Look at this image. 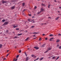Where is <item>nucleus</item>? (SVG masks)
Segmentation results:
<instances>
[{
    "label": "nucleus",
    "mask_w": 61,
    "mask_h": 61,
    "mask_svg": "<svg viewBox=\"0 0 61 61\" xmlns=\"http://www.w3.org/2000/svg\"><path fill=\"white\" fill-rule=\"evenodd\" d=\"M8 22L7 21L6 22L4 23V24H3L2 25H6L8 24Z\"/></svg>",
    "instance_id": "1"
},
{
    "label": "nucleus",
    "mask_w": 61,
    "mask_h": 61,
    "mask_svg": "<svg viewBox=\"0 0 61 61\" xmlns=\"http://www.w3.org/2000/svg\"><path fill=\"white\" fill-rule=\"evenodd\" d=\"M31 56L32 57H34V58H36V56H35V55L33 54L32 55H31Z\"/></svg>",
    "instance_id": "2"
},
{
    "label": "nucleus",
    "mask_w": 61,
    "mask_h": 61,
    "mask_svg": "<svg viewBox=\"0 0 61 61\" xmlns=\"http://www.w3.org/2000/svg\"><path fill=\"white\" fill-rule=\"evenodd\" d=\"M13 25V27H14V28H15V27H17V26H15V24L14 25Z\"/></svg>",
    "instance_id": "3"
},
{
    "label": "nucleus",
    "mask_w": 61,
    "mask_h": 61,
    "mask_svg": "<svg viewBox=\"0 0 61 61\" xmlns=\"http://www.w3.org/2000/svg\"><path fill=\"white\" fill-rule=\"evenodd\" d=\"M34 48L36 49H39V48L37 47H34Z\"/></svg>",
    "instance_id": "4"
},
{
    "label": "nucleus",
    "mask_w": 61,
    "mask_h": 61,
    "mask_svg": "<svg viewBox=\"0 0 61 61\" xmlns=\"http://www.w3.org/2000/svg\"><path fill=\"white\" fill-rule=\"evenodd\" d=\"M15 6H13L12 7H11V9H15Z\"/></svg>",
    "instance_id": "5"
},
{
    "label": "nucleus",
    "mask_w": 61,
    "mask_h": 61,
    "mask_svg": "<svg viewBox=\"0 0 61 61\" xmlns=\"http://www.w3.org/2000/svg\"><path fill=\"white\" fill-rule=\"evenodd\" d=\"M38 33H37L36 32H34L33 33H31V34H38Z\"/></svg>",
    "instance_id": "6"
},
{
    "label": "nucleus",
    "mask_w": 61,
    "mask_h": 61,
    "mask_svg": "<svg viewBox=\"0 0 61 61\" xmlns=\"http://www.w3.org/2000/svg\"><path fill=\"white\" fill-rule=\"evenodd\" d=\"M43 59H44V57H43L41 58L39 60H40V61H41V60Z\"/></svg>",
    "instance_id": "7"
},
{
    "label": "nucleus",
    "mask_w": 61,
    "mask_h": 61,
    "mask_svg": "<svg viewBox=\"0 0 61 61\" xmlns=\"http://www.w3.org/2000/svg\"><path fill=\"white\" fill-rule=\"evenodd\" d=\"M52 48L51 47H49L48 49L49 50H51V49Z\"/></svg>",
    "instance_id": "8"
},
{
    "label": "nucleus",
    "mask_w": 61,
    "mask_h": 61,
    "mask_svg": "<svg viewBox=\"0 0 61 61\" xmlns=\"http://www.w3.org/2000/svg\"><path fill=\"white\" fill-rule=\"evenodd\" d=\"M29 59V58H28V57H27L26 58V61H27V60H28Z\"/></svg>",
    "instance_id": "9"
},
{
    "label": "nucleus",
    "mask_w": 61,
    "mask_h": 61,
    "mask_svg": "<svg viewBox=\"0 0 61 61\" xmlns=\"http://www.w3.org/2000/svg\"><path fill=\"white\" fill-rule=\"evenodd\" d=\"M53 39H54V38H53V37L51 38V39H50V41H52V40Z\"/></svg>",
    "instance_id": "10"
},
{
    "label": "nucleus",
    "mask_w": 61,
    "mask_h": 61,
    "mask_svg": "<svg viewBox=\"0 0 61 61\" xmlns=\"http://www.w3.org/2000/svg\"><path fill=\"white\" fill-rule=\"evenodd\" d=\"M2 46H3V45L1 44H0V48H2Z\"/></svg>",
    "instance_id": "11"
},
{
    "label": "nucleus",
    "mask_w": 61,
    "mask_h": 61,
    "mask_svg": "<svg viewBox=\"0 0 61 61\" xmlns=\"http://www.w3.org/2000/svg\"><path fill=\"white\" fill-rule=\"evenodd\" d=\"M59 17H57V18H56L55 19L56 20H58V18H59Z\"/></svg>",
    "instance_id": "12"
},
{
    "label": "nucleus",
    "mask_w": 61,
    "mask_h": 61,
    "mask_svg": "<svg viewBox=\"0 0 61 61\" xmlns=\"http://www.w3.org/2000/svg\"><path fill=\"white\" fill-rule=\"evenodd\" d=\"M22 35V33H20V34H19L18 35V36H21Z\"/></svg>",
    "instance_id": "13"
},
{
    "label": "nucleus",
    "mask_w": 61,
    "mask_h": 61,
    "mask_svg": "<svg viewBox=\"0 0 61 61\" xmlns=\"http://www.w3.org/2000/svg\"><path fill=\"white\" fill-rule=\"evenodd\" d=\"M48 51V50H47L46 51L44 52V53H47V52Z\"/></svg>",
    "instance_id": "14"
},
{
    "label": "nucleus",
    "mask_w": 61,
    "mask_h": 61,
    "mask_svg": "<svg viewBox=\"0 0 61 61\" xmlns=\"http://www.w3.org/2000/svg\"><path fill=\"white\" fill-rule=\"evenodd\" d=\"M25 3H22V5L23 6H24V5H25Z\"/></svg>",
    "instance_id": "15"
},
{
    "label": "nucleus",
    "mask_w": 61,
    "mask_h": 61,
    "mask_svg": "<svg viewBox=\"0 0 61 61\" xmlns=\"http://www.w3.org/2000/svg\"><path fill=\"white\" fill-rule=\"evenodd\" d=\"M54 36V35H53L52 34H51L49 35V36Z\"/></svg>",
    "instance_id": "16"
},
{
    "label": "nucleus",
    "mask_w": 61,
    "mask_h": 61,
    "mask_svg": "<svg viewBox=\"0 0 61 61\" xmlns=\"http://www.w3.org/2000/svg\"><path fill=\"white\" fill-rule=\"evenodd\" d=\"M60 41V40H57V41H56V42H58Z\"/></svg>",
    "instance_id": "17"
},
{
    "label": "nucleus",
    "mask_w": 61,
    "mask_h": 61,
    "mask_svg": "<svg viewBox=\"0 0 61 61\" xmlns=\"http://www.w3.org/2000/svg\"><path fill=\"white\" fill-rule=\"evenodd\" d=\"M2 22H5V19H3V20H2Z\"/></svg>",
    "instance_id": "18"
},
{
    "label": "nucleus",
    "mask_w": 61,
    "mask_h": 61,
    "mask_svg": "<svg viewBox=\"0 0 61 61\" xmlns=\"http://www.w3.org/2000/svg\"><path fill=\"white\" fill-rule=\"evenodd\" d=\"M41 11H44V10L42 8H41Z\"/></svg>",
    "instance_id": "19"
},
{
    "label": "nucleus",
    "mask_w": 61,
    "mask_h": 61,
    "mask_svg": "<svg viewBox=\"0 0 61 61\" xmlns=\"http://www.w3.org/2000/svg\"><path fill=\"white\" fill-rule=\"evenodd\" d=\"M42 40V39H41V38H40L39 39V41H41Z\"/></svg>",
    "instance_id": "20"
},
{
    "label": "nucleus",
    "mask_w": 61,
    "mask_h": 61,
    "mask_svg": "<svg viewBox=\"0 0 61 61\" xmlns=\"http://www.w3.org/2000/svg\"><path fill=\"white\" fill-rule=\"evenodd\" d=\"M55 57H56L54 56V57H52V59H55Z\"/></svg>",
    "instance_id": "21"
},
{
    "label": "nucleus",
    "mask_w": 61,
    "mask_h": 61,
    "mask_svg": "<svg viewBox=\"0 0 61 61\" xmlns=\"http://www.w3.org/2000/svg\"><path fill=\"white\" fill-rule=\"evenodd\" d=\"M59 57L58 56L57 57V59H56V60H57V59H58V58H59Z\"/></svg>",
    "instance_id": "22"
},
{
    "label": "nucleus",
    "mask_w": 61,
    "mask_h": 61,
    "mask_svg": "<svg viewBox=\"0 0 61 61\" xmlns=\"http://www.w3.org/2000/svg\"><path fill=\"white\" fill-rule=\"evenodd\" d=\"M59 49H61V46H59Z\"/></svg>",
    "instance_id": "23"
},
{
    "label": "nucleus",
    "mask_w": 61,
    "mask_h": 61,
    "mask_svg": "<svg viewBox=\"0 0 61 61\" xmlns=\"http://www.w3.org/2000/svg\"><path fill=\"white\" fill-rule=\"evenodd\" d=\"M16 30H19V28H17L16 29Z\"/></svg>",
    "instance_id": "24"
},
{
    "label": "nucleus",
    "mask_w": 61,
    "mask_h": 61,
    "mask_svg": "<svg viewBox=\"0 0 61 61\" xmlns=\"http://www.w3.org/2000/svg\"><path fill=\"white\" fill-rule=\"evenodd\" d=\"M45 44H44L43 45H42V47H44V46H45Z\"/></svg>",
    "instance_id": "25"
},
{
    "label": "nucleus",
    "mask_w": 61,
    "mask_h": 61,
    "mask_svg": "<svg viewBox=\"0 0 61 61\" xmlns=\"http://www.w3.org/2000/svg\"><path fill=\"white\" fill-rule=\"evenodd\" d=\"M18 37L17 36H15L14 38H17Z\"/></svg>",
    "instance_id": "26"
},
{
    "label": "nucleus",
    "mask_w": 61,
    "mask_h": 61,
    "mask_svg": "<svg viewBox=\"0 0 61 61\" xmlns=\"http://www.w3.org/2000/svg\"><path fill=\"white\" fill-rule=\"evenodd\" d=\"M50 5H49L48 6V8H50Z\"/></svg>",
    "instance_id": "27"
},
{
    "label": "nucleus",
    "mask_w": 61,
    "mask_h": 61,
    "mask_svg": "<svg viewBox=\"0 0 61 61\" xmlns=\"http://www.w3.org/2000/svg\"><path fill=\"white\" fill-rule=\"evenodd\" d=\"M39 58H37L36 59V60H38V59H39Z\"/></svg>",
    "instance_id": "28"
},
{
    "label": "nucleus",
    "mask_w": 61,
    "mask_h": 61,
    "mask_svg": "<svg viewBox=\"0 0 61 61\" xmlns=\"http://www.w3.org/2000/svg\"><path fill=\"white\" fill-rule=\"evenodd\" d=\"M5 2H6L5 1H4L2 2V3H5Z\"/></svg>",
    "instance_id": "29"
},
{
    "label": "nucleus",
    "mask_w": 61,
    "mask_h": 61,
    "mask_svg": "<svg viewBox=\"0 0 61 61\" xmlns=\"http://www.w3.org/2000/svg\"><path fill=\"white\" fill-rule=\"evenodd\" d=\"M19 55H17L16 56V58H18V57H19Z\"/></svg>",
    "instance_id": "30"
},
{
    "label": "nucleus",
    "mask_w": 61,
    "mask_h": 61,
    "mask_svg": "<svg viewBox=\"0 0 61 61\" xmlns=\"http://www.w3.org/2000/svg\"><path fill=\"white\" fill-rule=\"evenodd\" d=\"M36 6H35V7H34V9H36Z\"/></svg>",
    "instance_id": "31"
},
{
    "label": "nucleus",
    "mask_w": 61,
    "mask_h": 61,
    "mask_svg": "<svg viewBox=\"0 0 61 61\" xmlns=\"http://www.w3.org/2000/svg\"><path fill=\"white\" fill-rule=\"evenodd\" d=\"M28 38H27L25 40H28Z\"/></svg>",
    "instance_id": "32"
},
{
    "label": "nucleus",
    "mask_w": 61,
    "mask_h": 61,
    "mask_svg": "<svg viewBox=\"0 0 61 61\" xmlns=\"http://www.w3.org/2000/svg\"><path fill=\"white\" fill-rule=\"evenodd\" d=\"M19 53H21V50H20V51H19Z\"/></svg>",
    "instance_id": "33"
},
{
    "label": "nucleus",
    "mask_w": 61,
    "mask_h": 61,
    "mask_svg": "<svg viewBox=\"0 0 61 61\" xmlns=\"http://www.w3.org/2000/svg\"><path fill=\"white\" fill-rule=\"evenodd\" d=\"M9 54H8L7 55H6V56H9Z\"/></svg>",
    "instance_id": "34"
},
{
    "label": "nucleus",
    "mask_w": 61,
    "mask_h": 61,
    "mask_svg": "<svg viewBox=\"0 0 61 61\" xmlns=\"http://www.w3.org/2000/svg\"><path fill=\"white\" fill-rule=\"evenodd\" d=\"M30 20H30V19H28V21H30Z\"/></svg>",
    "instance_id": "35"
},
{
    "label": "nucleus",
    "mask_w": 61,
    "mask_h": 61,
    "mask_svg": "<svg viewBox=\"0 0 61 61\" xmlns=\"http://www.w3.org/2000/svg\"><path fill=\"white\" fill-rule=\"evenodd\" d=\"M31 27L32 28H33V27H34V26H32Z\"/></svg>",
    "instance_id": "36"
},
{
    "label": "nucleus",
    "mask_w": 61,
    "mask_h": 61,
    "mask_svg": "<svg viewBox=\"0 0 61 61\" xmlns=\"http://www.w3.org/2000/svg\"><path fill=\"white\" fill-rule=\"evenodd\" d=\"M53 57V56H51V57H48V58H51V57Z\"/></svg>",
    "instance_id": "37"
},
{
    "label": "nucleus",
    "mask_w": 61,
    "mask_h": 61,
    "mask_svg": "<svg viewBox=\"0 0 61 61\" xmlns=\"http://www.w3.org/2000/svg\"><path fill=\"white\" fill-rule=\"evenodd\" d=\"M25 55H26V56H27V54H26V53H25Z\"/></svg>",
    "instance_id": "38"
},
{
    "label": "nucleus",
    "mask_w": 61,
    "mask_h": 61,
    "mask_svg": "<svg viewBox=\"0 0 61 61\" xmlns=\"http://www.w3.org/2000/svg\"><path fill=\"white\" fill-rule=\"evenodd\" d=\"M42 36H45V34H42Z\"/></svg>",
    "instance_id": "39"
},
{
    "label": "nucleus",
    "mask_w": 61,
    "mask_h": 61,
    "mask_svg": "<svg viewBox=\"0 0 61 61\" xmlns=\"http://www.w3.org/2000/svg\"><path fill=\"white\" fill-rule=\"evenodd\" d=\"M13 61H15V58H14L13 60Z\"/></svg>",
    "instance_id": "40"
},
{
    "label": "nucleus",
    "mask_w": 61,
    "mask_h": 61,
    "mask_svg": "<svg viewBox=\"0 0 61 61\" xmlns=\"http://www.w3.org/2000/svg\"><path fill=\"white\" fill-rule=\"evenodd\" d=\"M42 6H44V5H45V4H42Z\"/></svg>",
    "instance_id": "41"
},
{
    "label": "nucleus",
    "mask_w": 61,
    "mask_h": 61,
    "mask_svg": "<svg viewBox=\"0 0 61 61\" xmlns=\"http://www.w3.org/2000/svg\"><path fill=\"white\" fill-rule=\"evenodd\" d=\"M59 45H58L57 46V47H58V46H59Z\"/></svg>",
    "instance_id": "42"
},
{
    "label": "nucleus",
    "mask_w": 61,
    "mask_h": 61,
    "mask_svg": "<svg viewBox=\"0 0 61 61\" xmlns=\"http://www.w3.org/2000/svg\"><path fill=\"white\" fill-rule=\"evenodd\" d=\"M54 2H56V0H54Z\"/></svg>",
    "instance_id": "43"
},
{
    "label": "nucleus",
    "mask_w": 61,
    "mask_h": 61,
    "mask_svg": "<svg viewBox=\"0 0 61 61\" xmlns=\"http://www.w3.org/2000/svg\"><path fill=\"white\" fill-rule=\"evenodd\" d=\"M58 35H59V36H61V34H58Z\"/></svg>",
    "instance_id": "44"
},
{
    "label": "nucleus",
    "mask_w": 61,
    "mask_h": 61,
    "mask_svg": "<svg viewBox=\"0 0 61 61\" xmlns=\"http://www.w3.org/2000/svg\"><path fill=\"white\" fill-rule=\"evenodd\" d=\"M29 16H31V14H29Z\"/></svg>",
    "instance_id": "45"
},
{
    "label": "nucleus",
    "mask_w": 61,
    "mask_h": 61,
    "mask_svg": "<svg viewBox=\"0 0 61 61\" xmlns=\"http://www.w3.org/2000/svg\"><path fill=\"white\" fill-rule=\"evenodd\" d=\"M6 60V58H4V60Z\"/></svg>",
    "instance_id": "46"
},
{
    "label": "nucleus",
    "mask_w": 61,
    "mask_h": 61,
    "mask_svg": "<svg viewBox=\"0 0 61 61\" xmlns=\"http://www.w3.org/2000/svg\"><path fill=\"white\" fill-rule=\"evenodd\" d=\"M17 59H16L15 60V61H17Z\"/></svg>",
    "instance_id": "47"
},
{
    "label": "nucleus",
    "mask_w": 61,
    "mask_h": 61,
    "mask_svg": "<svg viewBox=\"0 0 61 61\" xmlns=\"http://www.w3.org/2000/svg\"><path fill=\"white\" fill-rule=\"evenodd\" d=\"M47 38H45V40H47Z\"/></svg>",
    "instance_id": "48"
},
{
    "label": "nucleus",
    "mask_w": 61,
    "mask_h": 61,
    "mask_svg": "<svg viewBox=\"0 0 61 61\" xmlns=\"http://www.w3.org/2000/svg\"><path fill=\"white\" fill-rule=\"evenodd\" d=\"M59 8L60 9H61V7H59Z\"/></svg>",
    "instance_id": "49"
},
{
    "label": "nucleus",
    "mask_w": 61,
    "mask_h": 61,
    "mask_svg": "<svg viewBox=\"0 0 61 61\" xmlns=\"http://www.w3.org/2000/svg\"><path fill=\"white\" fill-rule=\"evenodd\" d=\"M33 36H36V35H33Z\"/></svg>",
    "instance_id": "50"
},
{
    "label": "nucleus",
    "mask_w": 61,
    "mask_h": 61,
    "mask_svg": "<svg viewBox=\"0 0 61 61\" xmlns=\"http://www.w3.org/2000/svg\"><path fill=\"white\" fill-rule=\"evenodd\" d=\"M58 13H59L60 12V11H58Z\"/></svg>",
    "instance_id": "51"
},
{
    "label": "nucleus",
    "mask_w": 61,
    "mask_h": 61,
    "mask_svg": "<svg viewBox=\"0 0 61 61\" xmlns=\"http://www.w3.org/2000/svg\"><path fill=\"white\" fill-rule=\"evenodd\" d=\"M8 32V30H7L6 32Z\"/></svg>",
    "instance_id": "52"
},
{
    "label": "nucleus",
    "mask_w": 61,
    "mask_h": 61,
    "mask_svg": "<svg viewBox=\"0 0 61 61\" xmlns=\"http://www.w3.org/2000/svg\"><path fill=\"white\" fill-rule=\"evenodd\" d=\"M7 52H9V50H8L7 51Z\"/></svg>",
    "instance_id": "53"
},
{
    "label": "nucleus",
    "mask_w": 61,
    "mask_h": 61,
    "mask_svg": "<svg viewBox=\"0 0 61 61\" xmlns=\"http://www.w3.org/2000/svg\"><path fill=\"white\" fill-rule=\"evenodd\" d=\"M36 39V38H34V39Z\"/></svg>",
    "instance_id": "54"
},
{
    "label": "nucleus",
    "mask_w": 61,
    "mask_h": 61,
    "mask_svg": "<svg viewBox=\"0 0 61 61\" xmlns=\"http://www.w3.org/2000/svg\"><path fill=\"white\" fill-rule=\"evenodd\" d=\"M49 18H51V17H49Z\"/></svg>",
    "instance_id": "55"
},
{
    "label": "nucleus",
    "mask_w": 61,
    "mask_h": 61,
    "mask_svg": "<svg viewBox=\"0 0 61 61\" xmlns=\"http://www.w3.org/2000/svg\"><path fill=\"white\" fill-rule=\"evenodd\" d=\"M39 14V12H38V14Z\"/></svg>",
    "instance_id": "56"
},
{
    "label": "nucleus",
    "mask_w": 61,
    "mask_h": 61,
    "mask_svg": "<svg viewBox=\"0 0 61 61\" xmlns=\"http://www.w3.org/2000/svg\"><path fill=\"white\" fill-rule=\"evenodd\" d=\"M36 60H34V61H36Z\"/></svg>",
    "instance_id": "57"
},
{
    "label": "nucleus",
    "mask_w": 61,
    "mask_h": 61,
    "mask_svg": "<svg viewBox=\"0 0 61 61\" xmlns=\"http://www.w3.org/2000/svg\"><path fill=\"white\" fill-rule=\"evenodd\" d=\"M25 10H24V11H25Z\"/></svg>",
    "instance_id": "58"
},
{
    "label": "nucleus",
    "mask_w": 61,
    "mask_h": 61,
    "mask_svg": "<svg viewBox=\"0 0 61 61\" xmlns=\"http://www.w3.org/2000/svg\"><path fill=\"white\" fill-rule=\"evenodd\" d=\"M28 49H29V48H28Z\"/></svg>",
    "instance_id": "59"
},
{
    "label": "nucleus",
    "mask_w": 61,
    "mask_h": 61,
    "mask_svg": "<svg viewBox=\"0 0 61 61\" xmlns=\"http://www.w3.org/2000/svg\"><path fill=\"white\" fill-rule=\"evenodd\" d=\"M46 24V23H45V24Z\"/></svg>",
    "instance_id": "60"
},
{
    "label": "nucleus",
    "mask_w": 61,
    "mask_h": 61,
    "mask_svg": "<svg viewBox=\"0 0 61 61\" xmlns=\"http://www.w3.org/2000/svg\"><path fill=\"white\" fill-rule=\"evenodd\" d=\"M2 58H3V57H2Z\"/></svg>",
    "instance_id": "61"
},
{
    "label": "nucleus",
    "mask_w": 61,
    "mask_h": 61,
    "mask_svg": "<svg viewBox=\"0 0 61 61\" xmlns=\"http://www.w3.org/2000/svg\"><path fill=\"white\" fill-rule=\"evenodd\" d=\"M32 18H33V17Z\"/></svg>",
    "instance_id": "62"
}]
</instances>
